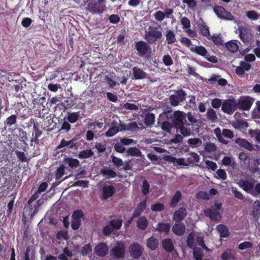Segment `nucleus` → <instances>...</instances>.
I'll list each match as a JSON object with an SVG mask.
<instances>
[{"label": "nucleus", "instance_id": "1", "mask_svg": "<svg viewBox=\"0 0 260 260\" xmlns=\"http://www.w3.org/2000/svg\"><path fill=\"white\" fill-rule=\"evenodd\" d=\"M221 205L216 204L211 209H207L204 211L205 214L209 217L212 220H219L221 216L219 213Z\"/></svg>", "mask_w": 260, "mask_h": 260}, {"label": "nucleus", "instance_id": "2", "mask_svg": "<svg viewBox=\"0 0 260 260\" xmlns=\"http://www.w3.org/2000/svg\"><path fill=\"white\" fill-rule=\"evenodd\" d=\"M162 37L161 32L156 27H149V31L146 32L145 39L149 43H152Z\"/></svg>", "mask_w": 260, "mask_h": 260}, {"label": "nucleus", "instance_id": "3", "mask_svg": "<svg viewBox=\"0 0 260 260\" xmlns=\"http://www.w3.org/2000/svg\"><path fill=\"white\" fill-rule=\"evenodd\" d=\"M125 245L120 242H116V244L111 250V255L116 258H121L124 255Z\"/></svg>", "mask_w": 260, "mask_h": 260}, {"label": "nucleus", "instance_id": "4", "mask_svg": "<svg viewBox=\"0 0 260 260\" xmlns=\"http://www.w3.org/2000/svg\"><path fill=\"white\" fill-rule=\"evenodd\" d=\"M222 110L225 113L232 114L237 109V103L234 100H225L222 102Z\"/></svg>", "mask_w": 260, "mask_h": 260}, {"label": "nucleus", "instance_id": "5", "mask_svg": "<svg viewBox=\"0 0 260 260\" xmlns=\"http://www.w3.org/2000/svg\"><path fill=\"white\" fill-rule=\"evenodd\" d=\"M122 225V220H113L110 221L109 225L104 227L103 233L106 235L111 234L114 230H119Z\"/></svg>", "mask_w": 260, "mask_h": 260}, {"label": "nucleus", "instance_id": "6", "mask_svg": "<svg viewBox=\"0 0 260 260\" xmlns=\"http://www.w3.org/2000/svg\"><path fill=\"white\" fill-rule=\"evenodd\" d=\"M214 12L219 18L231 20L234 19L233 15L225 9L219 6H216L213 8Z\"/></svg>", "mask_w": 260, "mask_h": 260}, {"label": "nucleus", "instance_id": "7", "mask_svg": "<svg viewBox=\"0 0 260 260\" xmlns=\"http://www.w3.org/2000/svg\"><path fill=\"white\" fill-rule=\"evenodd\" d=\"M173 121L176 128L185 124L187 122L185 113L179 111L175 112L173 114Z\"/></svg>", "mask_w": 260, "mask_h": 260}, {"label": "nucleus", "instance_id": "8", "mask_svg": "<svg viewBox=\"0 0 260 260\" xmlns=\"http://www.w3.org/2000/svg\"><path fill=\"white\" fill-rule=\"evenodd\" d=\"M105 0H98L94 4L89 5L88 10L93 13H102L105 10Z\"/></svg>", "mask_w": 260, "mask_h": 260}, {"label": "nucleus", "instance_id": "9", "mask_svg": "<svg viewBox=\"0 0 260 260\" xmlns=\"http://www.w3.org/2000/svg\"><path fill=\"white\" fill-rule=\"evenodd\" d=\"M83 212L82 211L77 210L74 212L72 215L71 223V226L74 230H77L79 228Z\"/></svg>", "mask_w": 260, "mask_h": 260}, {"label": "nucleus", "instance_id": "10", "mask_svg": "<svg viewBox=\"0 0 260 260\" xmlns=\"http://www.w3.org/2000/svg\"><path fill=\"white\" fill-rule=\"evenodd\" d=\"M143 248L138 243H134L129 246V253L131 255L135 258H139L142 254Z\"/></svg>", "mask_w": 260, "mask_h": 260}, {"label": "nucleus", "instance_id": "11", "mask_svg": "<svg viewBox=\"0 0 260 260\" xmlns=\"http://www.w3.org/2000/svg\"><path fill=\"white\" fill-rule=\"evenodd\" d=\"M185 99V93L182 90H179L175 94L172 95L170 97V102L172 105L176 106L179 103Z\"/></svg>", "mask_w": 260, "mask_h": 260}, {"label": "nucleus", "instance_id": "12", "mask_svg": "<svg viewBox=\"0 0 260 260\" xmlns=\"http://www.w3.org/2000/svg\"><path fill=\"white\" fill-rule=\"evenodd\" d=\"M253 103L252 99L248 96L242 97L239 100L238 105L240 109L249 110Z\"/></svg>", "mask_w": 260, "mask_h": 260}, {"label": "nucleus", "instance_id": "13", "mask_svg": "<svg viewBox=\"0 0 260 260\" xmlns=\"http://www.w3.org/2000/svg\"><path fill=\"white\" fill-rule=\"evenodd\" d=\"M109 251L108 246L104 243H100L98 244L94 249V252L98 256L104 257L106 256Z\"/></svg>", "mask_w": 260, "mask_h": 260}, {"label": "nucleus", "instance_id": "14", "mask_svg": "<svg viewBox=\"0 0 260 260\" xmlns=\"http://www.w3.org/2000/svg\"><path fill=\"white\" fill-rule=\"evenodd\" d=\"M136 48L139 54L144 55L150 51V48L147 44L144 41H139L136 44Z\"/></svg>", "mask_w": 260, "mask_h": 260}, {"label": "nucleus", "instance_id": "15", "mask_svg": "<svg viewBox=\"0 0 260 260\" xmlns=\"http://www.w3.org/2000/svg\"><path fill=\"white\" fill-rule=\"evenodd\" d=\"M115 190V188L111 185H104L102 188V199L106 200L111 197L114 194Z\"/></svg>", "mask_w": 260, "mask_h": 260}, {"label": "nucleus", "instance_id": "16", "mask_svg": "<svg viewBox=\"0 0 260 260\" xmlns=\"http://www.w3.org/2000/svg\"><path fill=\"white\" fill-rule=\"evenodd\" d=\"M240 37L243 42H249L252 38V34L247 28H241L240 30Z\"/></svg>", "mask_w": 260, "mask_h": 260}, {"label": "nucleus", "instance_id": "17", "mask_svg": "<svg viewBox=\"0 0 260 260\" xmlns=\"http://www.w3.org/2000/svg\"><path fill=\"white\" fill-rule=\"evenodd\" d=\"M181 23L183 25V28L185 29V31L189 36L191 37H194L196 36V34L189 28L190 26V23L188 18L185 17H182L181 19Z\"/></svg>", "mask_w": 260, "mask_h": 260}, {"label": "nucleus", "instance_id": "18", "mask_svg": "<svg viewBox=\"0 0 260 260\" xmlns=\"http://www.w3.org/2000/svg\"><path fill=\"white\" fill-rule=\"evenodd\" d=\"M187 215L186 209L183 207L180 208L176 211L174 214L173 219L176 221L183 220Z\"/></svg>", "mask_w": 260, "mask_h": 260}, {"label": "nucleus", "instance_id": "19", "mask_svg": "<svg viewBox=\"0 0 260 260\" xmlns=\"http://www.w3.org/2000/svg\"><path fill=\"white\" fill-rule=\"evenodd\" d=\"M254 181H245L242 183L241 186L244 190L252 194L254 192Z\"/></svg>", "mask_w": 260, "mask_h": 260}, {"label": "nucleus", "instance_id": "20", "mask_svg": "<svg viewBox=\"0 0 260 260\" xmlns=\"http://www.w3.org/2000/svg\"><path fill=\"white\" fill-rule=\"evenodd\" d=\"M173 233L178 236L182 235L185 231V227L183 223L176 222L172 227Z\"/></svg>", "mask_w": 260, "mask_h": 260}, {"label": "nucleus", "instance_id": "21", "mask_svg": "<svg viewBox=\"0 0 260 260\" xmlns=\"http://www.w3.org/2000/svg\"><path fill=\"white\" fill-rule=\"evenodd\" d=\"M190 50L193 52L203 56H205L207 54V50L202 46H197L193 45L191 46Z\"/></svg>", "mask_w": 260, "mask_h": 260}, {"label": "nucleus", "instance_id": "22", "mask_svg": "<svg viewBox=\"0 0 260 260\" xmlns=\"http://www.w3.org/2000/svg\"><path fill=\"white\" fill-rule=\"evenodd\" d=\"M133 71L134 78L136 79H142L146 77V73L141 69L135 67L133 68Z\"/></svg>", "mask_w": 260, "mask_h": 260}, {"label": "nucleus", "instance_id": "23", "mask_svg": "<svg viewBox=\"0 0 260 260\" xmlns=\"http://www.w3.org/2000/svg\"><path fill=\"white\" fill-rule=\"evenodd\" d=\"M235 143L249 150H251L253 149L252 145L245 139H238L235 141Z\"/></svg>", "mask_w": 260, "mask_h": 260}, {"label": "nucleus", "instance_id": "24", "mask_svg": "<svg viewBox=\"0 0 260 260\" xmlns=\"http://www.w3.org/2000/svg\"><path fill=\"white\" fill-rule=\"evenodd\" d=\"M158 245V242L157 238L151 237L148 239L147 246L148 248L151 250H155L157 247Z\"/></svg>", "mask_w": 260, "mask_h": 260}, {"label": "nucleus", "instance_id": "25", "mask_svg": "<svg viewBox=\"0 0 260 260\" xmlns=\"http://www.w3.org/2000/svg\"><path fill=\"white\" fill-rule=\"evenodd\" d=\"M148 225V220L145 216L141 217L137 222V227L142 230H144L146 229Z\"/></svg>", "mask_w": 260, "mask_h": 260}, {"label": "nucleus", "instance_id": "26", "mask_svg": "<svg viewBox=\"0 0 260 260\" xmlns=\"http://www.w3.org/2000/svg\"><path fill=\"white\" fill-rule=\"evenodd\" d=\"M177 132H179L184 137H188L191 135V131L190 128L183 125L176 127Z\"/></svg>", "mask_w": 260, "mask_h": 260}, {"label": "nucleus", "instance_id": "27", "mask_svg": "<svg viewBox=\"0 0 260 260\" xmlns=\"http://www.w3.org/2000/svg\"><path fill=\"white\" fill-rule=\"evenodd\" d=\"M170 225L169 223H164L162 222H159L157 224L156 230L158 231L160 233H168L170 229Z\"/></svg>", "mask_w": 260, "mask_h": 260}, {"label": "nucleus", "instance_id": "28", "mask_svg": "<svg viewBox=\"0 0 260 260\" xmlns=\"http://www.w3.org/2000/svg\"><path fill=\"white\" fill-rule=\"evenodd\" d=\"M170 161L172 162L174 166L181 165V166H188V161L184 158H176L175 157H171Z\"/></svg>", "mask_w": 260, "mask_h": 260}, {"label": "nucleus", "instance_id": "29", "mask_svg": "<svg viewBox=\"0 0 260 260\" xmlns=\"http://www.w3.org/2000/svg\"><path fill=\"white\" fill-rule=\"evenodd\" d=\"M164 248L168 252H171L174 250V246L170 239H165L162 241Z\"/></svg>", "mask_w": 260, "mask_h": 260}, {"label": "nucleus", "instance_id": "30", "mask_svg": "<svg viewBox=\"0 0 260 260\" xmlns=\"http://www.w3.org/2000/svg\"><path fill=\"white\" fill-rule=\"evenodd\" d=\"M209 81L212 84H214L215 82H217L218 84L221 86H224L227 83V81L225 79L219 78L218 76H214L210 78L209 79Z\"/></svg>", "mask_w": 260, "mask_h": 260}, {"label": "nucleus", "instance_id": "31", "mask_svg": "<svg viewBox=\"0 0 260 260\" xmlns=\"http://www.w3.org/2000/svg\"><path fill=\"white\" fill-rule=\"evenodd\" d=\"M216 229L221 237H227L229 235V231L225 225L223 224L218 225Z\"/></svg>", "mask_w": 260, "mask_h": 260}, {"label": "nucleus", "instance_id": "32", "mask_svg": "<svg viewBox=\"0 0 260 260\" xmlns=\"http://www.w3.org/2000/svg\"><path fill=\"white\" fill-rule=\"evenodd\" d=\"M166 37L169 44H173L176 41L175 35L172 30H167L166 32Z\"/></svg>", "mask_w": 260, "mask_h": 260}, {"label": "nucleus", "instance_id": "33", "mask_svg": "<svg viewBox=\"0 0 260 260\" xmlns=\"http://www.w3.org/2000/svg\"><path fill=\"white\" fill-rule=\"evenodd\" d=\"M63 162L71 168L76 167L79 164V161L78 159L72 158H66L64 159Z\"/></svg>", "mask_w": 260, "mask_h": 260}, {"label": "nucleus", "instance_id": "34", "mask_svg": "<svg viewBox=\"0 0 260 260\" xmlns=\"http://www.w3.org/2000/svg\"><path fill=\"white\" fill-rule=\"evenodd\" d=\"M226 48L231 52H235L239 48L238 45L236 42L230 41L225 44Z\"/></svg>", "mask_w": 260, "mask_h": 260}, {"label": "nucleus", "instance_id": "35", "mask_svg": "<svg viewBox=\"0 0 260 260\" xmlns=\"http://www.w3.org/2000/svg\"><path fill=\"white\" fill-rule=\"evenodd\" d=\"M206 115L208 119L212 122H215L218 118L216 112L212 109H208Z\"/></svg>", "mask_w": 260, "mask_h": 260}, {"label": "nucleus", "instance_id": "36", "mask_svg": "<svg viewBox=\"0 0 260 260\" xmlns=\"http://www.w3.org/2000/svg\"><path fill=\"white\" fill-rule=\"evenodd\" d=\"M93 155V152L89 149L84 150L79 152L78 156L80 158H87Z\"/></svg>", "mask_w": 260, "mask_h": 260}, {"label": "nucleus", "instance_id": "37", "mask_svg": "<svg viewBox=\"0 0 260 260\" xmlns=\"http://www.w3.org/2000/svg\"><path fill=\"white\" fill-rule=\"evenodd\" d=\"M200 32L201 35L205 37H209L210 32L209 30V27L206 25L204 23L200 24L199 25Z\"/></svg>", "mask_w": 260, "mask_h": 260}, {"label": "nucleus", "instance_id": "38", "mask_svg": "<svg viewBox=\"0 0 260 260\" xmlns=\"http://www.w3.org/2000/svg\"><path fill=\"white\" fill-rule=\"evenodd\" d=\"M252 212L254 216H260V201H256L254 203Z\"/></svg>", "mask_w": 260, "mask_h": 260}, {"label": "nucleus", "instance_id": "39", "mask_svg": "<svg viewBox=\"0 0 260 260\" xmlns=\"http://www.w3.org/2000/svg\"><path fill=\"white\" fill-rule=\"evenodd\" d=\"M126 153L128 155L133 156H140L141 155V151L136 147H131L127 149Z\"/></svg>", "mask_w": 260, "mask_h": 260}, {"label": "nucleus", "instance_id": "40", "mask_svg": "<svg viewBox=\"0 0 260 260\" xmlns=\"http://www.w3.org/2000/svg\"><path fill=\"white\" fill-rule=\"evenodd\" d=\"M189 145L191 147H197L202 145V141L199 138H191L188 140Z\"/></svg>", "mask_w": 260, "mask_h": 260}, {"label": "nucleus", "instance_id": "41", "mask_svg": "<svg viewBox=\"0 0 260 260\" xmlns=\"http://www.w3.org/2000/svg\"><path fill=\"white\" fill-rule=\"evenodd\" d=\"M181 198V193L179 191H176L175 194L174 195L173 198L171 202V206L172 207L176 206L177 203L180 201Z\"/></svg>", "mask_w": 260, "mask_h": 260}, {"label": "nucleus", "instance_id": "42", "mask_svg": "<svg viewBox=\"0 0 260 260\" xmlns=\"http://www.w3.org/2000/svg\"><path fill=\"white\" fill-rule=\"evenodd\" d=\"M200 157L196 153H191L190 156L186 159L188 161V165L190 164L198 162L199 161Z\"/></svg>", "mask_w": 260, "mask_h": 260}, {"label": "nucleus", "instance_id": "43", "mask_svg": "<svg viewBox=\"0 0 260 260\" xmlns=\"http://www.w3.org/2000/svg\"><path fill=\"white\" fill-rule=\"evenodd\" d=\"M104 176L107 178H113L116 176V173L114 171L109 169H105L102 170L101 171Z\"/></svg>", "mask_w": 260, "mask_h": 260}, {"label": "nucleus", "instance_id": "44", "mask_svg": "<svg viewBox=\"0 0 260 260\" xmlns=\"http://www.w3.org/2000/svg\"><path fill=\"white\" fill-rule=\"evenodd\" d=\"M211 39L217 45H221L223 43L222 36L220 35H215L211 37Z\"/></svg>", "mask_w": 260, "mask_h": 260}, {"label": "nucleus", "instance_id": "45", "mask_svg": "<svg viewBox=\"0 0 260 260\" xmlns=\"http://www.w3.org/2000/svg\"><path fill=\"white\" fill-rule=\"evenodd\" d=\"M79 114L78 112H74L69 114L67 119L71 123H75L79 118Z\"/></svg>", "mask_w": 260, "mask_h": 260}, {"label": "nucleus", "instance_id": "46", "mask_svg": "<svg viewBox=\"0 0 260 260\" xmlns=\"http://www.w3.org/2000/svg\"><path fill=\"white\" fill-rule=\"evenodd\" d=\"M234 257V253L232 252L231 250L229 249L225 251L222 255V258L223 260H229Z\"/></svg>", "mask_w": 260, "mask_h": 260}, {"label": "nucleus", "instance_id": "47", "mask_svg": "<svg viewBox=\"0 0 260 260\" xmlns=\"http://www.w3.org/2000/svg\"><path fill=\"white\" fill-rule=\"evenodd\" d=\"M119 131V127L117 126H114L109 129L106 133V136L107 137H112Z\"/></svg>", "mask_w": 260, "mask_h": 260}, {"label": "nucleus", "instance_id": "48", "mask_svg": "<svg viewBox=\"0 0 260 260\" xmlns=\"http://www.w3.org/2000/svg\"><path fill=\"white\" fill-rule=\"evenodd\" d=\"M124 146V145L123 144H122V143L120 140V141H118L115 144L114 148L116 151L120 153H122L125 151V148Z\"/></svg>", "mask_w": 260, "mask_h": 260}, {"label": "nucleus", "instance_id": "49", "mask_svg": "<svg viewBox=\"0 0 260 260\" xmlns=\"http://www.w3.org/2000/svg\"><path fill=\"white\" fill-rule=\"evenodd\" d=\"M122 109H125L130 110H135L138 109V107L133 104L125 103L121 106Z\"/></svg>", "mask_w": 260, "mask_h": 260}, {"label": "nucleus", "instance_id": "50", "mask_svg": "<svg viewBox=\"0 0 260 260\" xmlns=\"http://www.w3.org/2000/svg\"><path fill=\"white\" fill-rule=\"evenodd\" d=\"M246 16L250 19L257 20L258 19L259 15L254 11H248L246 12Z\"/></svg>", "mask_w": 260, "mask_h": 260}, {"label": "nucleus", "instance_id": "51", "mask_svg": "<svg viewBox=\"0 0 260 260\" xmlns=\"http://www.w3.org/2000/svg\"><path fill=\"white\" fill-rule=\"evenodd\" d=\"M252 247V244L248 241H245L240 243L239 245V248L241 250L251 248Z\"/></svg>", "mask_w": 260, "mask_h": 260}, {"label": "nucleus", "instance_id": "52", "mask_svg": "<svg viewBox=\"0 0 260 260\" xmlns=\"http://www.w3.org/2000/svg\"><path fill=\"white\" fill-rule=\"evenodd\" d=\"M249 134L252 137H254L257 143L260 144V131H249Z\"/></svg>", "mask_w": 260, "mask_h": 260}, {"label": "nucleus", "instance_id": "53", "mask_svg": "<svg viewBox=\"0 0 260 260\" xmlns=\"http://www.w3.org/2000/svg\"><path fill=\"white\" fill-rule=\"evenodd\" d=\"M162 61L167 66H170L173 64L172 59L169 55H166L163 57Z\"/></svg>", "mask_w": 260, "mask_h": 260}, {"label": "nucleus", "instance_id": "54", "mask_svg": "<svg viewBox=\"0 0 260 260\" xmlns=\"http://www.w3.org/2000/svg\"><path fill=\"white\" fill-rule=\"evenodd\" d=\"M74 145V144L73 143V141H66L64 140H62L60 145H59L58 147L61 148L63 147L69 146L70 148H73Z\"/></svg>", "mask_w": 260, "mask_h": 260}, {"label": "nucleus", "instance_id": "55", "mask_svg": "<svg viewBox=\"0 0 260 260\" xmlns=\"http://www.w3.org/2000/svg\"><path fill=\"white\" fill-rule=\"evenodd\" d=\"M222 102L219 99H214L211 101V105L215 109L219 108L222 105Z\"/></svg>", "mask_w": 260, "mask_h": 260}, {"label": "nucleus", "instance_id": "56", "mask_svg": "<svg viewBox=\"0 0 260 260\" xmlns=\"http://www.w3.org/2000/svg\"><path fill=\"white\" fill-rule=\"evenodd\" d=\"M161 127L163 130L167 132H170L172 124L168 121H165L161 124Z\"/></svg>", "mask_w": 260, "mask_h": 260}, {"label": "nucleus", "instance_id": "57", "mask_svg": "<svg viewBox=\"0 0 260 260\" xmlns=\"http://www.w3.org/2000/svg\"><path fill=\"white\" fill-rule=\"evenodd\" d=\"M183 3L187 4L188 7L190 9L194 10L196 9L197 6V2L195 0H182Z\"/></svg>", "mask_w": 260, "mask_h": 260}, {"label": "nucleus", "instance_id": "58", "mask_svg": "<svg viewBox=\"0 0 260 260\" xmlns=\"http://www.w3.org/2000/svg\"><path fill=\"white\" fill-rule=\"evenodd\" d=\"M154 121V116L153 114L147 115L145 119V122L147 125H151Z\"/></svg>", "mask_w": 260, "mask_h": 260}, {"label": "nucleus", "instance_id": "59", "mask_svg": "<svg viewBox=\"0 0 260 260\" xmlns=\"http://www.w3.org/2000/svg\"><path fill=\"white\" fill-rule=\"evenodd\" d=\"M180 42L182 44L186 47H189L190 49H191V46L193 45V44L191 43V41L186 37L181 38L180 39Z\"/></svg>", "mask_w": 260, "mask_h": 260}, {"label": "nucleus", "instance_id": "60", "mask_svg": "<svg viewBox=\"0 0 260 260\" xmlns=\"http://www.w3.org/2000/svg\"><path fill=\"white\" fill-rule=\"evenodd\" d=\"M64 167L63 166H61L59 168H58L56 173V179H59L63 176L64 175Z\"/></svg>", "mask_w": 260, "mask_h": 260}, {"label": "nucleus", "instance_id": "61", "mask_svg": "<svg viewBox=\"0 0 260 260\" xmlns=\"http://www.w3.org/2000/svg\"><path fill=\"white\" fill-rule=\"evenodd\" d=\"M216 175L218 178L222 180H225L226 178V172L224 170L222 169L218 170L216 172Z\"/></svg>", "mask_w": 260, "mask_h": 260}, {"label": "nucleus", "instance_id": "62", "mask_svg": "<svg viewBox=\"0 0 260 260\" xmlns=\"http://www.w3.org/2000/svg\"><path fill=\"white\" fill-rule=\"evenodd\" d=\"M154 16L156 20L161 21L165 18L166 15L163 12L159 11L155 13Z\"/></svg>", "mask_w": 260, "mask_h": 260}, {"label": "nucleus", "instance_id": "63", "mask_svg": "<svg viewBox=\"0 0 260 260\" xmlns=\"http://www.w3.org/2000/svg\"><path fill=\"white\" fill-rule=\"evenodd\" d=\"M222 135L225 137L231 139L233 137L234 134L232 131L229 129H223L222 132Z\"/></svg>", "mask_w": 260, "mask_h": 260}, {"label": "nucleus", "instance_id": "64", "mask_svg": "<svg viewBox=\"0 0 260 260\" xmlns=\"http://www.w3.org/2000/svg\"><path fill=\"white\" fill-rule=\"evenodd\" d=\"M112 162L117 166V167H120L122 165L123 162L122 160L117 157H115V156L112 155Z\"/></svg>", "mask_w": 260, "mask_h": 260}]
</instances>
